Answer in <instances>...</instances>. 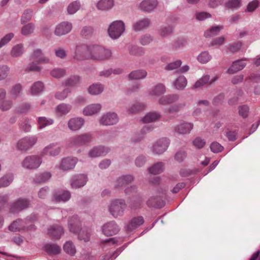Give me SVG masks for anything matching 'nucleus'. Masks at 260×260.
Segmentation results:
<instances>
[{
    "label": "nucleus",
    "instance_id": "54",
    "mask_svg": "<svg viewBox=\"0 0 260 260\" xmlns=\"http://www.w3.org/2000/svg\"><path fill=\"white\" fill-rule=\"evenodd\" d=\"M212 56L208 51L202 52L197 57L198 60L201 63H206L209 61Z\"/></svg>",
    "mask_w": 260,
    "mask_h": 260
},
{
    "label": "nucleus",
    "instance_id": "36",
    "mask_svg": "<svg viewBox=\"0 0 260 260\" xmlns=\"http://www.w3.org/2000/svg\"><path fill=\"white\" fill-rule=\"evenodd\" d=\"M72 106L66 103H61L55 107V111L58 116H62L69 113L72 109Z\"/></svg>",
    "mask_w": 260,
    "mask_h": 260
},
{
    "label": "nucleus",
    "instance_id": "47",
    "mask_svg": "<svg viewBox=\"0 0 260 260\" xmlns=\"http://www.w3.org/2000/svg\"><path fill=\"white\" fill-rule=\"evenodd\" d=\"M164 164L162 162H158L149 168V172L153 175L159 174L164 171Z\"/></svg>",
    "mask_w": 260,
    "mask_h": 260
},
{
    "label": "nucleus",
    "instance_id": "8",
    "mask_svg": "<svg viewBox=\"0 0 260 260\" xmlns=\"http://www.w3.org/2000/svg\"><path fill=\"white\" fill-rule=\"evenodd\" d=\"M91 45L82 44L77 45L76 47L74 59L77 60L90 59Z\"/></svg>",
    "mask_w": 260,
    "mask_h": 260
},
{
    "label": "nucleus",
    "instance_id": "5",
    "mask_svg": "<svg viewBox=\"0 0 260 260\" xmlns=\"http://www.w3.org/2000/svg\"><path fill=\"white\" fill-rule=\"evenodd\" d=\"M42 162V157L37 155L26 156L21 162V167L27 170H32L38 169Z\"/></svg>",
    "mask_w": 260,
    "mask_h": 260
},
{
    "label": "nucleus",
    "instance_id": "24",
    "mask_svg": "<svg viewBox=\"0 0 260 260\" xmlns=\"http://www.w3.org/2000/svg\"><path fill=\"white\" fill-rule=\"evenodd\" d=\"M134 180V177L133 175H126L121 176L117 179L115 184V187L116 188L123 187L132 183Z\"/></svg>",
    "mask_w": 260,
    "mask_h": 260
},
{
    "label": "nucleus",
    "instance_id": "57",
    "mask_svg": "<svg viewBox=\"0 0 260 260\" xmlns=\"http://www.w3.org/2000/svg\"><path fill=\"white\" fill-rule=\"evenodd\" d=\"M33 10L31 9H26L23 12L21 18V22L22 24L26 23L31 19Z\"/></svg>",
    "mask_w": 260,
    "mask_h": 260
},
{
    "label": "nucleus",
    "instance_id": "30",
    "mask_svg": "<svg viewBox=\"0 0 260 260\" xmlns=\"http://www.w3.org/2000/svg\"><path fill=\"white\" fill-rule=\"evenodd\" d=\"M173 33V28L169 24H163L158 29V34L161 38H166Z\"/></svg>",
    "mask_w": 260,
    "mask_h": 260
},
{
    "label": "nucleus",
    "instance_id": "38",
    "mask_svg": "<svg viewBox=\"0 0 260 260\" xmlns=\"http://www.w3.org/2000/svg\"><path fill=\"white\" fill-rule=\"evenodd\" d=\"M44 248L47 253L50 255H57L61 251L60 247L55 244H47Z\"/></svg>",
    "mask_w": 260,
    "mask_h": 260
},
{
    "label": "nucleus",
    "instance_id": "10",
    "mask_svg": "<svg viewBox=\"0 0 260 260\" xmlns=\"http://www.w3.org/2000/svg\"><path fill=\"white\" fill-rule=\"evenodd\" d=\"M30 204L29 200L26 198H20L11 203L10 212L12 213H17L27 209Z\"/></svg>",
    "mask_w": 260,
    "mask_h": 260
},
{
    "label": "nucleus",
    "instance_id": "18",
    "mask_svg": "<svg viewBox=\"0 0 260 260\" xmlns=\"http://www.w3.org/2000/svg\"><path fill=\"white\" fill-rule=\"evenodd\" d=\"M193 127L192 123L183 122L176 125L174 127V131L180 135H186L190 133Z\"/></svg>",
    "mask_w": 260,
    "mask_h": 260
},
{
    "label": "nucleus",
    "instance_id": "16",
    "mask_svg": "<svg viewBox=\"0 0 260 260\" xmlns=\"http://www.w3.org/2000/svg\"><path fill=\"white\" fill-rule=\"evenodd\" d=\"M110 151L108 147L99 145L91 148L88 153V155L91 158H95L107 155Z\"/></svg>",
    "mask_w": 260,
    "mask_h": 260
},
{
    "label": "nucleus",
    "instance_id": "13",
    "mask_svg": "<svg viewBox=\"0 0 260 260\" xmlns=\"http://www.w3.org/2000/svg\"><path fill=\"white\" fill-rule=\"evenodd\" d=\"M102 233L106 236H112L118 233L120 228L114 220L106 222L102 226Z\"/></svg>",
    "mask_w": 260,
    "mask_h": 260
},
{
    "label": "nucleus",
    "instance_id": "12",
    "mask_svg": "<svg viewBox=\"0 0 260 260\" xmlns=\"http://www.w3.org/2000/svg\"><path fill=\"white\" fill-rule=\"evenodd\" d=\"M170 140L167 138H162L157 140L152 146V152L157 155L164 153L168 149Z\"/></svg>",
    "mask_w": 260,
    "mask_h": 260
},
{
    "label": "nucleus",
    "instance_id": "59",
    "mask_svg": "<svg viewBox=\"0 0 260 260\" xmlns=\"http://www.w3.org/2000/svg\"><path fill=\"white\" fill-rule=\"evenodd\" d=\"M210 80V76L209 75H205L203 76L201 78L198 80L193 85L192 89L199 88L205 84H207Z\"/></svg>",
    "mask_w": 260,
    "mask_h": 260
},
{
    "label": "nucleus",
    "instance_id": "44",
    "mask_svg": "<svg viewBox=\"0 0 260 260\" xmlns=\"http://www.w3.org/2000/svg\"><path fill=\"white\" fill-rule=\"evenodd\" d=\"M147 76V72L143 70H136L132 72L128 75V78L131 80H138L145 78Z\"/></svg>",
    "mask_w": 260,
    "mask_h": 260
},
{
    "label": "nucleus",
    "instance_id": "52",
    "mask_svg": "<svg viewBox=\"0 0 260 260\" xmlns=\"http://www.w3.org/2000/svg\"><path fill=\"white\" fill-rule=\"evenodd\" d=\"M35 28V25L32 23H29L22 26L21 33L23 36H28L32 34Z\"/></svg>",
    "mask_w": 260,
    "mask_h": 260
},
{
    "label": "nucleus",
    "instance_id": "63",
    "mask_svg": "<svg viewBox=\"0 0 260 260\" xmlns=\"http://www.w3.org/2000/svg\"><path fill=\"white\" fill-rule=\"evenodd\" d=\"M153 41V37L149 34L143 35L139 39L140 43L143 46L148 45Z\"/></svg>",
    "mask_w": 260,
    "mask_h": 260
},
{
    "label": "nucleus",
    "instance_id": "64",
    "mask_svg": "<svg viewBox=\"0 0 260 260\" xmlns=\"http://www.w3.org/2000/svg\"><path fill=\"white\" fill-rule=\"evenodd\" d=\"M13 103L12 100H4L0 104V109L2 111L10 110L13 107Z\"/></svg>",
    "mask_w": 260,
    "mask_h": 260
},
{
    "label": "nucleus",
    "instance_id": "7",
    "mask_svg": "<svg viewBox=\"0 0 260 260\" xmlns=\"http://www.w3.org/2000/svg\"><path fill=\"white\" fill-rule=\"evenodd\" d=\"M36 219V217L35 215H31L29 217H27L25 221L22 220L21 219H18L14 221L9 226V230L12 232L16 231H20L21 230H33L34 229L35 225L33 224H30L28 226H25L24 224L26 223L28 221H32L33 220Z\"/></svg>",
    "mask_w": 260,
    "mask_h": 260
},
{
    "label": "nucleus",
    "instance_id": "6",
    "mask_svg": "<svg viewBox=\"0 0 260 260\" xmlns=\"http://www.w3.org/2000/svg\"><path fill=\"white\" fill-rule=\"evenodd\" d=\"M124 30V23L121 20H116L110 24L108 33L111 39L115 40L119 38Z\"/></svg>",
    "mask_w": 260,
    "mask_h": 260
},
{
    "label": "nucleus",
    "instance_id": "60",
    "mask_svg": "<svg viewBox=\"0 0 260 260\" xmlns=\"http://www.w3.org/2000/svg\"><path fill=\"white\" fill-rule=\"evenodd\" d=\"M30 108V105L28 103H24L19 105L14 110V112L18 114L25 113L28 112Z\"/></svg>",
    "mask_w": 260,
    "mask_h": 260
},
{
    "label": "nucleus",
    "instance_id": "14",
    "mask_svg": "<svg viewBox=\"0 0 260 260\" xmlns=\"http://www.w3.org/2000/svg\"><path fill=\"white\" fill-rule=\"evenodd\" d=\"M119 121L117 114L115 112H107L104 114L99 120V123L103 125H112L116 124Z\"/></svg>",
    "mask_w": 260,
    "mask_h": 260
},
{
    "label": "nucleus",
    "instance_id": "4",
    "mask_svg": "<svg viewBox=\"0 0 260 260\" xmlns=\"http://www.w3.org/2000/svg\"><path fill=\"white\" fill-rule=\"evenodd\" d=\"M93 140L91 133H87L71 137L68 141L70 147H81L88 146Z\"/></svg>",
    "mask_w": 260,
    "mask_h": 260
},
{
    "label": "nucleus",
    "instance_id": "62",
    "mask_svg": "<svg viewBox=\"0 0 260 260\" xmlns=\"http://www.w3.org/2000/svg\"><path fill=\"white\" fill-rule=\"evenodd\" d=\"M71 89L69 88H65L62 91L57 92L55 94V97L56 99L60 101L64 100L66 99L69 94L71 93Z\"/></svg>",
    "mask_w": 260,
    "mask_h": 260
},
{
    "label": "nucleus",
    "instance_id": "58",
    "mask_svg": "<svg viewBox=\"0 0 260 260\" xmlns=\"http://www.w3.org/2000/svg\"><path fill=\"white\" fill-rule=\"evenodd\" d=\"M80 77L78 76H72L64 81V85L68 86L73 87L79 83Z\"/></svg>",
    "mask_w": 260,
    "mask_h": 260
},
{
    "label": "nucleus",
    "instance_id": "26",
    "mask_svg": "<svg viewBox=\"0 0 260 260\" xmlns=\"http://www.w3.org/2000/svg\"><path fill=\"white\" fill-rule=\"evenodd\" d=\"M165 201L160 196H152L147 202L149 207L161 208L164 206Z\"/></svg>",
    "mask_w": 260,
    "mask_h": 260
},
{
    "label": "nucleus",
    "instance_id": "19",
    "mask_svg": "<svg viewBox=\"0 0 260 260\" xmlns=\"http://www.w3.org/2000/svg\"><path fill=\"white\" fill-rule=\"evenodd\" d=\"M179 95L177 94H170L161 96L158 100L160 105L167 106L177 102L179 99Z\"/></svg>",
    "mask_w": 260,
    "mask_h": 260
},
{
    "label": "nucleus",
    "instance_id": "42",
    "mask_svg": "<svg viewBox=\"0 0 260 260\" xmlns=\"http://www.w3.org/2000/svg\"><path fill=\"white\" fill-rule=\"evenodd\" d=\"M37 121L39 129H43L47 126L53 124L54 123L53 119L46 117H39Z\"/></svg>",
    "mask_w": 260,
    "mask_h": 260
},
{
    "label": "nucleus",
    "instance_id": "39",
    "mask_svg": "<svg viewBox=\"0 0 260 260\" xmlns=\"http://www.w3.org/2000/svg\"><path fill=\"white\" fill-rule=\"evenodd\" d=\"M14 180L12 174H7L0 178V188L9 186Z\"/></svg>",
    "mask_w": 260,
    "mask_h": 260
},
{
    "label": "nucleus",
    "instance_id": "40",
    "mask_svg": "<svg viewBox=\"0 0 260 260\" xmlns=\"http://www.w3.org/2000/svg\"><path fill=\"white\" fill-rule=\"evenodd\" d=\"M160 114L157 112H150L147 113L142 119L144 123H150L155 121L159 119Z\"/></svg>",
    "mask_w": 260,
    "mask_h": 260
},
{
    "label": "nucleus",
    "instance_id": "31",
    "mask_svg": "<svg viewBox=\"0 0 260 260\" xmlns=\"http://www.w3.org/2000/svg\"><path fill=\"white\" fill-rule=\"evenodd\" d=\"M246 64L243 60H237L234 61L231 67L228 69L227 72L230 74H233L239 71L242 70Z\"/></svg>",
    "mask_w": 260,
    "mask_h": 260
},
{
    "label": "nucleus",
    "instance_id": "53",
    "mask_svg": "<svg viewBox=\"0 0 260 260\" xmlns=\"http://www.w3.org/2000/svg\"><path fill=\"white\" fill-rule=\"evenodd\" d=\"M19 128L25 132H29L31 130V125L29 120L27 118H23L19 123Z\"/></svg>",
    "mask_w": 260,
    "mask_h": 260
},
{
    "label": "nucleus",
    "instance_id": "11",
    "mask_svg": "<svg viewBox=\"0 0 260 260\" xmlns=\"http://www.w3.org/2000/svg\"><path fill=\"white\" fill-rule=\"evenodd\" d=\"M157 0H142L137 2L136 7L141 12L150 13L157 8Z\"/></svg>",
    "mask_w": 260,
    "mask_h": 260
},
{
    "label": "nucleus",
    "instance_id": "51",
    "mask_svg": "<svg viewBox=\"0 0 260 260\" xmlns=\"http://www.w3.org/2000/svg\"><path fill=\"white\" fill-rule=\"evenodd\" d=\"M211 17V15L209 13L204 11H196L193 15V18L199 21H204Z\"/></svg>",
    "mask_w": 260,
    "mask_h": 260
},
{
    "label": "nucleus",
    "instance_id": "32",
    "mask_svg": "<svg viewBox=\"0 0 260 260\" xmlns=\"http://www.w3.org/2000/svg\"><path fill=\"white\" fill-rule=\"evenodd\" d=\"M114 5L113 0H100L96 4L99 10L107 11L110 10Z\"/></svg>",
    "mask_w": 260,
    "mask_h": 260
},
{
    "label": "nucleus",
    "instance_id": "61",
    "mask_svg": "<svg viewBox=\"0 0 260 260\" xmlns=\"http://www.w3.org/2000/svg\"><path fill=\"white\" fill-rule=\"evenodd\" d=\"M66 73V70L61 68H55L51 72V75L55 78H60L63 77Z\"/></svg>",
    "mask_w": 260,
    "mask_h": 260
},
{
    "label": "nucleus",
    "instance_id": "35",
    "mask_svg": "<svg viewBox=\"0 0 260 260\" xmlns=\"http://www.w3.org/2000/svg\"><path fill=\"white\" fill-rule=\"evenodd\" d=\"M63 233L62 227L58 225H52L49 230V234L54 239H59Z\"/></svg>",
    "mask_w": 260,
    "mask_h": 260
},
{
    "label": "nucleus",
    "instance_id": "33",
    "mask_svg": "<svg viewBox=\"0 0 260 260\" xmlns=\"http://www.w3.org/2000/svg\"><path fill=\"white\" fill-rule=\"evenodd\" d=\"M104 90V86L100 83H93L89 86L88 93L93 95H97L102 93Z\"/></svg>",
    "mask_w": 260,
    "mask_h": 260
},
{
    "label": "nucleus",
    "instance_id": "48",
    "mask_svg": "<svg viewBox=\"0 0 260 260\" xmlns=\"http://www.w3.org/2000/svg\"><path fill=\"white\" fill-rule=\"evenodd\" d=\"M222 28L223 26L222 25L212 26L209 30L205 31L204 36L206 38H209L216 36Z\"/></svg>",
    "mask_w": 260,
    "mask_h": 260
},
{
    "label": "nucleus",
    "instance_id": "21",
    "mask_svg": "<svg viewBox=\"0 0 260 260\" xmlns=\"http://www.w3.org/2000/svg\"><path fill=\"white\" fill-rule=\"evenodd\" d=\"M61 150L60 147L56 144H51L45 147L42 152L43 155L55 156L59 154Z\"/></svg>",
    "mask_w": 260,
    "mask_h": 260
},
{
    "label": "nucleus",
    "instance_id": "1",
    "mask_svg": "<svg viewBox=\"0 0 260 260\" xmlns=\"http://www.w3.org/2000/svg\"><path fill=\"white\" fill-rule=\"evenodd\" d=\"M68 226L70 231L74 233H77L79 232L78 234V239L84 241H88L89 240L90 234L87 231L84 230H80V220L77 215L72 216L69 220Z\"/></svg>",
    "mask_w": 260,
    "mask_h": 260
},
{
    "label": "nucleus",
    "instance_id": "41",
    "mask_svg": "<svg viewBox=\"0 0 260 260\" xmlns=\"http://www.w3.org/2000/svg\"><path fill=\"white\" fill-rule=\"evenodd\" d=\"M51 176V174L50 172H44L36 175L34 180L36 183H41L49 180Z\"/></svg>",
    "mask_w": 260,
    "mask_h": 260
},
{
    "label": "nucleus",
    "instance_id": "55",
    "mask_svg": "<svg viewBox=\"0 0 260 260\" xmlns=\"http://www.w3.org/2000/svg\"><path fill=\"white\" fill-rule=\"evenodd\" d=\"M185 106V103H180L170 106L167 110L169 113H175L180 111Z\"/></svg>",
    "mask_w": 260,
    "mask_h": 260
},
{
    "label": "nucleus",
    "instance_id": "15",
    "mask_svg": "<svg viewBox=\"0 0 260 260\" xmlns=\"http://www.w3.org/2000/svg\"><path fill=\"white\" fill-rule=\"evenodd\" d=\"M88 180L87 175L78 174L72 177L70 180V185L72 189H78L85 185Z\"/></svg>",
    "mask_w": 260,
    "mask_h": 260
},
{
    "label": "nucleus",
    "instance_id": "34",
    "mask_svg": "<svg viewBox=\"0 0 260 260\" xmlns=\"http://www.w3.org/2000/svg\"><path fill=\"white\" fill-rule=\"evenodd\" d=\"M145 108V105L144 103L135 102L129 105L126 110L129 114H136L143 111Z\"/></svg>",
    "mask_w": 260,
    "mask_h": 260
},
{
    "label": "nucleus",
    "instance_id": "23",
    "mask_svg": "<svg viewBox=\"0 0 260 260\" xmlns=\"http://www.w3.org/2000/svg\"><path fill=\"white\" fill-rule=\"evenodd\" d=\"M151 24V20L148 18H143L136 21L133 24V28L136 31L146 29L149 27Z\"/></svg>",
    "mask_w": 260,
    "mask_h": 260
},
{
    "label": "nucleus",
    "instance_id": "37",
    "mask_svg": "<svg viewBox=\"0 0 260 260\" xmlns=\"http://www.w3.org/2000/svg\"><path fill=\"white\" fill-rule=\"evenodd\" d=\"M71 197V193L68 190H63L54 194V199L57 202H66Z\"/></svg>",
    "mask_w": 260,
    "mask_h": 260
},
{
    "label": "nucleus",
    "instance_id": "3",
    "mask_svg": "<svg viewBox=\"0 0 260 260\" xmlns=\"http://www.w3.org/2000/svg\"><path fill=\"white\" fill-rule=\"evenodd\" d=\"M90 59L103 61L109 59L112 55L110 50L99 45H91Z\"/></svg>",
    "mask_w": 260,
    "mask_h": 260
},
{
    "label": "nucleus",
    "instance_id": "45",
    "mask_svg": "<svg viewBox=\"0 0 260 260\" xmlns=\"http://www.w3.org/2000/svg\"><path fill=\"white\" fill-rule=\"evenodd\" d=\"M24 52V46L22 44H18L14 46L10 52L11 55L13 57L21 56Z\"/></svg>",
    "mask_w": 260,
    "mask_h": 260
},
{
    "label": "nucleus",
    "instance_id": "20",
    "mask_svg": "<svg viewBox=\"0 0 260 260\" xmlns=\"http://www.w3.org/2000/svg\"><path fill=\"white\" fill-rule=\"evenodd\" d=\"M84 120L82 118L75 117L71 118L68 123L69 128L72 131L79 130L84 125Z\"/></svg>",
    "mask_w": 260,
    "mask_h": 260
},
{
    "label": "nucleus",
    "instance_id": "25",
    "mask_svg": "<svg viewBox=\"0 0 260 260\" xmlns=\"http://www.w3.org/2000/svg\"><path fill=\"white\" fill-rule=\"evenodd\" d=\"M144 222V220L142 216L134 217L125 226V229L126 231L130 232L143 224Z\"/></svg>",
    "mask_w": 260,
    "mask_h": 260
},
{
    "label": "nucleus",
    "instance_id": "49",
    "mask_svg": "<svg viewBox=\"0 0 260 260\" xmlns=\"http://www.w3.org/2000/svg\"><path fill=\"white\" fill-rule=\"evenodd\" d=\"M129 53L134 56H141L144 54V50L142 47L130 45L128 47Z\"/></svg>",
    "mask_w": 260,
    "mask_h": 260
},
{
    "label": "nucleus",
    "instance_id": "2",
    "mask_svg": "<svg viewBox=\"0 0 260 260\" xmlns=\"http://www.w3.org/2000/svg\"><path fill=\"white\" fill-rule=\"evenodd\" d=\"M108 208L110 214L114 218L122 216L126 208L125 201L123 199L112 200Z\"/></svg>",
    "mask_w": 260,
    "mask_h": 260
},
{
    "label": "nucleus",
    "instance_id": "22",
    "mask_svg": "<svg viewBox=\"0 0 260 260\" xmlns=\"http://www.w3.org/2000/svg\"><path fill=\"white\" fill-rule=\"evenodd\" d=\"M77 162L76 158L70 157L64 158L61 161L60 168L64 171L71 170L75 167Z\"/></svg>",
    "mask_w": 260,
    "mask_h": 260
},
{
    "label": "nucleus",
    "instance_id": "56",
    "mask_svg": "<svg viewBox=\"0 0 260 260\" xmlns=\"http://www.w3.org/2000/svg\"><path fill=\"white\" fill-rule=\"evenodd\" d=\"M64 251L71 255H74L76 253V250L75 246L71 241H67L63 245Z\"/></svg>",
    "mask_w": 260,
    "mask_h": 260
},
{
    "label": "nucleus",
    "instance_id": "43",
    "mask_svg": "<svg viewBox=\"0 0 260 260\" xmlns=\"http://www.w3.org/2000/svg\"><path fill=\"white\" fill-rule=\"evenodd\" d=\"M166 92L165 86L161 83L155 85L150 92L149 94L152 96H158Z\"/></svg>",
    "mask_w": 260,
    "mask_h": 260
},
{
    "label": "nucleus",
    "instance_id": "29",
    "mask_svg": "<svg viewBox=\"0 0 260 260\" xmlns=\"http://www.w3.org/2000/svg\"><path fill=\"white\" fill-rule=\"evenodd\" d=\"M101 108L100 104H90L84 108L83 114L85 116H90L99 112Z\"/></svg>",
    "mask_w": 260,
    "mask_h": 260
},
{
    "label": "nucleus",
    "instance_id": "46",
    "mask_svg": "<svg viewBox=\"0 0 260 260\" xmlns=\"http://www.w3.org/2000/svg\"><path fill=\"white\" fill-rule=\"evenodd\" d=\"M187 81L184 76H179L174 82L175 88L180 90L184 89L187 85Z\"/></svg>",
    "mask_w": 260,
    "mask_h": 260
},
{
    "label": "nucleus",
    "instance_id": "17",
    "mask_svg": "<svg viewBox=\"0 0 260 260\" xmlns=\"http://www.w3.org/2000/svg\"><path fill=\"white\" fill-rule=\"evenodd\" d=\"M72 29V24L68 21H63L58 24L55 27L54 34L61 36L69 33Z\"/></svg>",
    "mask_w": 260,
    "mask_h": 260
},
{
    "label": "nucleus",
    "instance_id": "28",
    "mask_svg": "<svg viewBox=\"0 0 260 260\" xmlns=\"http://www.w3.org/2000/svg\"><path fill=\"white\" fill-rule=\"evenodd\" d=\"M23 92L22 85L20 83L16 84L13 85L9 93L12 99L15 100L17 98H20Z\"/></svg>",
    "mask_w": 260,
    "mask_h": 260
},
{
    "label": "nucleus",
    "instance_id": "50",
    "mask_svg": "<svg viewBox=\"0 0 260 260\" xmlns=\"http://www.w3.org/2000/svg\"><path fill=\"white\" fill-rule=\"evenodd\" d=\"M80 2L79 1H75L70 3L68 6V13L70 15L74 14L80 9Z\"/></svg>",
    "mask_w": 260,
    "mask_h": 260
},
{
    "label": "nucleus",
    "instance_id": "9",
    "mask_svg": "<svg viewBox=\"0 0 260 260\" xmlns=\"http://www.w3.org/2000/svg\"><path fill=\"white\" fill-rule=\"evenodd\" d=\"M37 140V137L35 136L24 137L17 143V149L20 151H26L35 145Z\"/></svg>",
    "mask_w": 260,
    "mask_h": 260
},
{
    "label": "nucleus",
    "instance_id": "27",
    "mask_svg": "<svg viewBox=\"0 0 260 260\" xmlns=\"http://www.w3.org/2000/svg\"><path fill=\"white\" fill-rule=\"evenodd\" d=\"M44 90V83L41 81H37L30 87L28 90V93L31 95H36L42 92Z\"/></svg>",
    "mask_w": 260,
    "mask_h": 260
}]
</instances>
